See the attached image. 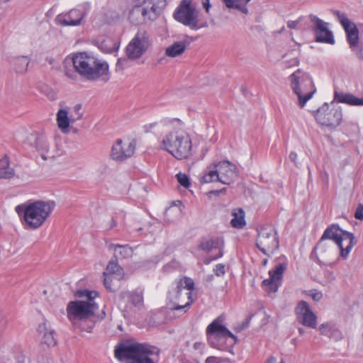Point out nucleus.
Segmentation results:
<instances>
[{
  "mask_svg": "<svg viewBox=\"0 0 363 363\" xmlns=\"http://www.w3.org/2000/svg\"><path fill=\"white\" fill-rule=\"evenodd\" d=\"M113 275L115 280H120L123 278V269L118 264V262L115 259H111L107 265L106 270L104 272L103 275Z\"/></svg>",
  "mask_w": 363,
  "mask_h": 363,
  "instance_id": "7c9ffc66",
  "label": "nucleus"
},
{
  "mask_svg": "<svg viewBox=\"0 0 363 363\" xmlns=\"http://www.w3.org/2000/svg\"><path fill=\"white\" fill-rule=\"evenodd\" d=\"M152 45L150 34L145 30L139 29L125 48V53L129 60L140 59Z\"/></svg>",
  "mask_w": 363,
  "mask_h": 363,
  "instance_id": "9d476101",
  "label": "nucleus"
},
{
  "mask_svg": "<svg viewBox=\"0 0 363 363\" xmlns=\"http://www.w3.org/2000/svg\"><path fill=\"white\" fill-rule=\"evenodd\" d=\"M161 147L177 160H183L191 155L192 143L189 135L177 130L167 133L161 141Z\"/></svg>",
  "mask_w": 363,
  "mask_h": 363,
  "instance_id": "423d86ee",
  "label": "nucleus"
},
{
  "mask_svg": "<svg viewBox=\"0 0 363 363\" xmlns=\"http://www.w3.org/2000/svg\"><path fill=\"white\" fill-rule=\"evenodd\" d=\"M354 52L359 60H363V46H359Z\"/></svg>",
  "mask_w": 363,
  "mask_h": 363,
  "instance_id": "8fccbe9b",
  "label": "nucleus"
},
{
  "mask_svg": "<svg viewBox=\"0 0 363 363\" xmlns=\"http://www.w3.org/2000/svg\"><path fill=\"white\" fill-rule=\"evenodd\" d=\"M224 318L221 315L213 320L206 328L208 342L214 348L225 350L237 342V337L223 325Z\"/></svg>",
  "mask_w": 363,
  "mask_h": 363,
  "instance_id": "0eeeda50",
  "label": "nucleus"
},
{
  "mask_svg": "<svg viewBox=\"0 0 363 363\" xmlns=\"http://www.w3.org/2000/svg\"><path fill=\"white\" fill-rule=\"evenodd\" d=\"M39 334L43 335L41 343L48 347H54L57 344L55 337V331L45 322L40 324L37 329Z\"/></svg>",
  "mask_w": 363,
  "mask_h": 363,
  "instance_id": "5701e85b",
  "label": "nucleus"
},
{
  "mask_svg": "<svg viewBox=\"0 0 363 363\" xmlns=\"http://www.w3.org/2000/svg\"><path fill=\"white\" fill-rule=\"evenodd\" d=\"M213 272L217 277L223 276L225 273V265L223 264H218L213 269Z\"/></svg>",
  "mask_w": 363,
  "mask_h": 363,
  "instance_id": "37998d69",
  "label": "nucleus"
},
{
  "mask_svg": "<svg viewBox=\"0 0 363 363\" xmlns=\"http://www.w3.org/2000/svg\"><path fill=\"white\" fill-rule=\"evenodd\" d=\"M298 322L306 327L315 328L317 326V316L312 311L309 304L304 301L298 303L295 309Z\"/></svg>",
  "mask_w": 363,
  "mask_h": 363,
  "instance_id": "f3484780",
  "label": "nucleus"
},
{
  "mask_svg": "<svg viewBox=\"0 0 363 363\" xmlns=\"http://www.w3.org/2000/svg\"><path fill=\"white\" fill-rule=\"evenodd\" d=\"M277 362V358L276 357H271L267 362L266 363H276ZM280 363H284V362L283 360L281 361Z\"/></svg>",
  "mask_w": 363,
  "mask_h": 363,
  "instance_id": "13d9d810",
  "label": "nucleus"
},
{
  "mask_svg": "<svg viewBox=\"0 0 363 363\" xmlns=\"http://www.w3.org/2000/svg\"><path fill=\"white\" fill-rule=\"evenodd\" d=\"M82 105L79 104H76L70 111L72 123L80 120L83 117V113L81 112Z\"/></svg>",
  "mask_w": 363,
  "mask_h": 363,
  "instance_id": "58836bf2",
  "label": "nucleus"
},
{
  "mask_svg": "<svg viewBox=\"0 0 363 363\" xmlns=\"http://www.w3.org/2000/svg\"><path fill=\"white\" fill-rule=\"evenodd\" d=\"M175 287L180 288L183 291L186 289L187 291L192 293V290L194 288V282L192 279L185 277L177 283Z\"/></svg>",
  "mask_w": 363,
  "mask_h": 363,
  "instance_id": "e433bc0d",
  "label": "nucleus"
},
{
  "mask_svg": "<svg viewBox=\"0 0 363 363\" xmlns=\"http://www.w3.org/2000/svg\"><path fill=\"white\" fill-rule=\"evenodd\" d=\"M54 201H37L30 203H23L15 208L18 216H23L24 221L31 229L39 228L54 210Z\"/></svg>",
  "mask_w": 363,
  "mask_h": 363,
  "instance_id": "7ed1b4c3",
  "label": "nucleus"
},
{
  "mask_svg": "<svg viewBox=\"0 0 363 363\" xmlns=\"http://www.w3.org/2000/svg\"><path fill=\"white\" fill-rule=\"evenodd\" d=\"M180 121L178 120V119H172V120H169V119H164L162 121V123L164 124V125H167L169 123H179Z\"/></svg>",
  "mask_w": 363,
  "mask_h": 363,
  "instance_id": "864d4df0",
  "label": "nucleus"
},
{
  "mask_svg": "<svg viewBox=\"0 0 363 363\" xmlns=\"http://www.w3.org/2000/svg\"><path fill=\"white\" fill-rule=\"evenodd\" d=\"M303 20V17H299L297 20L296 21H288L287 23V26L290 28V29H297L298 28V25L300 24V23Z\"/></svg>",
  "mask_w": 363,
  "mask_h": 363,
  "instance_id": "c03bdc74",
  "label": "nucleus"
},
{
  "mask_svg": "<svg viewBox=\"0 0 363 363\" xmlns=\"http://www.w3.org/2000/svg\"><path fill=\"white\" fill-rule=\"evenodd\" d=\"M289 160L294 162V163H296V159H297V154L296 152H291L290 154H289Z\"/></svg>",
  "mask_w": 363,
  "mask_h": 363,
  "instance_id": "6e6d98bb",
  "label": "nucleus"
},
{
  "mask_svg": "<svg viewBox=\"0 0 363 363\" xmlns=\"http://www.w3.org/2000/svg\"><path fill=\"white\" fill-rule=\"evenodd\" d=\"M218 363H232V362L228 359H223V360L219 361Z\"/></svg>",
  "mask_w": 363,
  "mask_h": 363,
  "instance_id": "338daca9",
  "label": "nucleus"
},
{
  "mask_svg": "<svg viewBox=\"0 0 363 363\" xmlns=\"http://www.w3.org/2000/svg\"><path fill=\"white\" fill-rule=\"evenodd\" d=\"M354 217L358 220H363V205L358 206L354 213Z\"/></svg>",
  "mask_w": 363,
  "mask_h": 363,
  "instance_id": "09e8293b",
  "label": "nucleus"
},
{
  "mask_svg": "<svg viewBox=\"0 0 363 363\" xmlns=\"http://www.w3.org/2000/svg\"><path fill=\"white\" fill-rule=\"evenodd\" d=\"M215 167H218L219 182L220 183L230 185L238 178V169L232 162L223 160L216 163Z\"/></svg>",
  "mask_w": 363,
  "mask_h": 363,
  "instance_id": "6ab92c4d",
  "label": "nucleus"
},
{
  "mask_svg": "<svg viewBox=\"0 0 363 363\" xmlns=\"http://www.w3.org/2000/svg\"><path fill=\"white\" fill-rule=\"evenodd\" d=\"M47 96L50 99V100H55L56 98H57V95H56V93L52 91V90H50L49 92L47 94Z\"/></svg>",
  "mask_w": 363,
  "mask_h": 363,
  "instance_id": "5fc2aeb1",
  "label": "nucleus"
},
{
  "mask_svg": "<svg viewBox=\"0 0 363 363\" xmlns=\"http://www.w3.org/2000/svg\"><path fill=\"white\" fill-rule=\"evenodd\" d=\"M206 363H218L217 358L215 357H208L206 358Z\"/></svg>",
  "mask_w": 363,
  "mask_h": 363,
  "instance_id": "4d7b16f0",
  "label": "nucleus"
},
{
  "mask_svg": "<svg viewBox=\"0 0 363 363\" xmlns=\"http://www.w3.org/2000/svg\"><path fill=\"white\" fill-rule=\"evenodd\" d=\"M256 246L265 255L270 257L279 248V238L272 225H262L257 230Z\"/></svg>",
  "mask_w": 363,
  "mask_h": 363,
  "instance_id": "9b49d317",
  "label": "nucleus"
},
{
  "mask_svg": "<svg viewBox=\"0 0 363 363\" xmlns=\"http://www.w3.org/2000/svg\"><path fill=\"white\" fill-rule=\"evenodd\" d=\"M186 49V44L183 41H177L165 49V55L169 57H176L182 55Z\"/></svg>",
  "mask_w": 363,
  "mask_h": 363,
  "instance_id": "bb28decb",
  "label": "nucleus"
},
{
  "mask_svg": "<svg viewBox=\"0 0 363 363\" xmlns=\"http://www.w3.org/2000/svg\"><path fill=\"white\" fill-rule=\"evenodd\" d=\"M14 175V170L9 167V158L5 156L0 160V179H10Z\"/></svg>",
  "mask_w": 363,
  "mask_h": 363,
  "instance_id": "473e14b6",
  "label": "nucleus"
},
{
  "mask_svg": "<svg viewBox=\"0 0 363 363\" xmlns=\"http://www.w3.org/2000/svg\"><path fill=\"white\" fill-rule=\"evenodd\" d=\"M130 301L135 306H140L143 302V296L141 292L133 291L131 293H127Z\"/></svg>",
  "mask_w": 363,
  "mask_h": 363,
  "instance_id": "4c0bfd02",
  "label": "nucleus"
},
{
  "mask_svg": "<svg viewBox=\"0 0 363 363\" xmlns=\"http://www.w3.org/2000/svg\"><path fill=\"white\" fill-rule=\"evenodd\" d=\"M232 215L233 216V218L230 221L232 226L238 229L243 228L246 225L244 211L242 208L236 209L232 213Z\"/></svg>",
  "mask_w": 363,
  "mask_h": 363,
  "instance_id": "2f4dec72",
  "label": "nucleus"
},
{
  "mask_svg": "<svg viewBox=\"0 0 363 363\" xmlns=\"http://www.w3.org/2000/svg\"><path fill=\"white\" fill-rule=\"evenodd\" d=\"M159 352L157 347L147 344L125 342L117 345L114 353L118 359H129V363H154L150 356H157Z\"/></svg>",
  "mask_w": 363,
  "mask_h": 363,
  "instance_id": "20e7f679",
  "label": "nucleus"
},
{
  "mask_svg": "<svg viewBox=\"0 0 363 363\" xmlns=\"http://www.w3.org/2000/svg\"><path fill=\"white\" fill-rule=\"evenodd\" d=\"M199 15L200 11L193 4L192 0H182L176 8L173 17L177 22L191 30H197L208 26L206 21L200 19Z\"/></svg>",
  "mask_w": 363,
  "mask_h": 363,
  "instance_id": "6e6552de",
  "label": "nucleus"
},
{
  "mask_svg": "<svg viewBox=\"0 0 363 363\" xmlns=\"http://www.w3.org/2000/svg\"><path fill=\"white\" fill-rule=\"evenodd\" d=\"M328 328L329 325L328 323H323L320 325L319 330L322 334H324Z\"/></svg>",
  "mask_w": 363,
  "mask_h": 363,
  "instance_id": "603ef678",
  "label": "nucleus"
},
{
  "mask_svg": "<svg viewBox=\"0 0 363 363\" xmlns=\"http://www.w3.org/2000/svg\"><path fill=\"white\" fill-rule=\"evenodd\" d=\"M90 10L91 4L89 2H84L67 13L58 14L55 21L62 26H77L81 24L82 21Z\"/></svg>",
  "mask_w": 363,
  "mask_h": 363,
  "instance_id": "f8f14e48",
  "label": "nucleus"
},
{
  "mask_svg": "<svg viewBox=\"0 0 363 363\" xmlns=\"http://www.w3.org/2000/svg\"><path fill=\"white\" fill-rule=\"evenodd\" d=\"M114 251L116 257L119 258H126L133 255V250L128 245H117Z\"/></svg>",
  "mask_w": 363,
  "mask_h": 363,
  "instance_id": "c9c22d12",
  "label": "nucleus"
},
{
  "mask_svg": "<svg viewBox=\"0 0 363 363\" xmlns=\"http://www.w3.org/2000/svg\"><path fill=\"white\" fill-rule=\"evenodd\" d=\"M298 333L300 335H303L305 333V330L302 328H298Z\"/></svg>",
  "mask_w": 363,
  "mask_h": 363,
  "instance_id": "0e129e2a",
  "label": "nucleus"
},
{
  "mask_svg": "<svg viewBox=\"0 0 363 363\" xmlns=\"http://www.w3.org/2000/svg\"><path fill=\"white\" fill-rule=\"evenodd\" d=\"M57 123L59 129L63 132H68L71 121V116H68V111L65 109H60L56 116Z\"/></svg>",
  "mask_w": 363,
  "mask_h": 363,
  "instance_id": "a878e982",
  "label": "nucleus"
},
{
  "mask_svg": "<svg viewBox=\"0 0 363 363\" xmlns=\"http://www.w3.org/2000/svg\"><path fill=\"white\" fill-rule=\"evenodd\" d=\"M309 17L315 41L333 45L335 39L332 31L328 28V23L314 15L311 14Z\"/></svg>",
  "mask_w": 363,
  "mask_h": 363,
  "instance_id": "2eb2a0df",
  "label": "nucleus"
},
{
  "mask_svg": "<svg viewBox=\"0 0 363 363\" xmlns=\"http://www.w3.org/2000/svg\"><path fill=\"white\" fill-rule=\"evenodd\" d=\"M315 118L322 125L336 127L342 121V113L341 109L330 108L328 104H325L317 110Z\"/></svg>",
  "mask_w": 363,
  "mask_h": 363,
  "instance_id": "4468645a",
  "label": "nucleus"
},
{
  "mask_svg": "<svg viewBox=\"0 0 363 363\" xmlns=\"http://www.w3.org/2000/svg\"><path fill=\"white\" fill-rule=\"evenodd\" d=\"M335 13L347 33V39L350 44V47L354 52L357 48H359V46H357L359 42V30L357 26L352 23L350 19L344 13H342L340 11H336Z\"/></svg>",
  "mask_w": 363,
  "mask_h": 363,
  "instance_id": "a211bd4d",
  "label": "nucleus"
},
{
  "mask_svg": "<svg viewBox=\"0 0 363 363\" xmlns=\"http://www.w3.org/2000/svg\"><path fill=\"white\" fill-rule=\"evenodd\" d=\"M135 146V140L123 141L118 139L112 146L111 157L113 160L123 161L133 155Z\"/></svg>",
  "mask_w": 363,
  "mask_h": 363,
  "instance_id": "dca6fc26",
  "label": "nucleus"
},
{
  "mask_svg": "<svg viewBox=\"0 0 363 363\" xmlns=\"http://www.w3.org/2000/svg\"><path fill=\"white\" fill-rule=\"evenodd\" d=\"M128 19L133 24H140L143 22H145L146 18H145V13L142 4L134 6L128 13Z\"/></svg>",
  "mask_w": 363,
  "mask_h": 363,
  "instance_id": "393cba45",
  "label": "nucleus"
},
{
  "mask_svg": "<svg viewBox=\"0 0 363 363\" xmlns=\"http://www.w3.org/2000/svg\"><path fill=\"white\" fill-rule=\"evenodd\" d=\"M298 63H299V61L298 60V59H296V58L293 59V64H292V65H296Z\"/></svg>",
  "mask_w": 363,
  "mask_h": 363,
  "instance_id": "69168bd1",
  "label": "nucleus"
},
{
  "mask_svg": "<svg viewBox=\"0 0 363 363\" xmlns=\"http://www.w3.org/2000/svg\"><path fill=\"white\" fill-rule=\"evenodd\" d=\"M145 18L147 21H153L157 18L165 6L164 1L155 2L154 0H143L142 2Z\"/></svg>",
  "mask_w": 363,
  "mask_h": 363,
  "instance_id": "412c9836",
  "label": "nucleus"
},
{
  "mask_svg": "<svg viewBox=\"0 0 363 363\" xmlns=\"http://www.w3.org/2000/svg\"><path fill=\"white\" fill-rule=\"evenodd\" d=\"M242 4L247 6V4L251 1V0H242Z\"/></svg>",
  "mask_w": 363,
  "mask_h": 363,
  "instance_id": "774afa93",
  "label": "nucleus"
},
{
  "mask_svg": "<svg viewBox=\"0 0 363 363\" xmlns=\"http://www.w3.org/2000/svg\"><path fill=\"white\" fill-rule=\"evenodd\" d=\"M202 5L206 10V13H208L209 9L211 6L209 0H201Z\"/></svg>",
  "mask_w": 363,
  "mask_h": 363,
  "instance_id": "3c124183",
  "label": "nucleus"
},
{
  "mask_svg": "<svg viewBox=\"0 0 363 363\" xmlns=\"http://www.w3.org/2000/svg\"><path fill=\"white\" fill-rule=\"evenodd\" d=\"M192 303L191 291H184L175 286L172 287L169 291L167 306L172 311H181L188 308Z\"/></svg>",
  "mask_w": 363,
  "mask_h": 363,
  "instance_id": "ddd939ff",
  "label": "nucleus"
},
{
  "mask_svg": "<svg viewBox=\"0 0 363 363\" xmlns=\"http://www.w3.org/2000/svg\"><path fill=\"white\" fill-rule=\"evenodd\" d=\"M72 62L74 70L65 69V76L72 80H77L79 75L86 80L96 81L108 74V65L86 52L74 53Z\"/></svg>",
  "mask_w": 363,
  "mask_h": 363,
  "instance_id": "f03ea898",
  "label": "nucleus"
},
{
  "mask_svg": "<svg viewBox=\"0 0 363 363\" xmlns=\"http://www.w3.org/2000/svg\"><path fill=\"white\" fill-rule=\"evenodd\" d=\"M128 62V58H119L116 63V69L123 70L124 67L127 65Z\"/></svg>",
  "mask_w": 363,
  "mask_h": 363,
  "instance_id": "a18cd8bd",
  "label": "nucleus"
},
{
  "mask_svg": "<svg viewBox=\"0 0 363 363\" xmlns=\"http://www.w3.org/2000/svg\"><path fill=\"white\" fill-rule=\"evenodd\" d=\"M75 296L84 299L68 303L67 318L74 328L91 333L94 326L93 318L95 312L99 309V306L94 301L98 293L85 289L77 291Z\"/></svg>",
  "mask_w": 363,
  "mask_h": 363,
  "instance_id": "f257e3e1",
  "label": "nucleus"
},
{
  "mask_svg": "<svg viewBox=\"0 0 363 363\" xmlns=\"http://www.w3.org/2000/svg\"><path fill=\"white\" fill-rule=\"evenodd\" d=\"M291 86L298 98L301 107H303L315 92L313 81L310 76L298 69L289 77Z\"/></svg>",
  "mask_w": 363,
  "mask_h": 363,
  "instance_id": "1a4fd4ad",
  "label": "nucleus"
},
{
  "mask_svg": "<svg viewBox=\"0 0 363 363\" xmlns=\"http://www.w3.org/2000/svg\"><path fill=\"white\" fill-rule=\"evenodd\" d=\"M242 0H222L226 8L228 9H235L242 13L247 15L249 13V10L247 6L242 4Z\"/></svg>",
  "mask_w": 363,
  "mask_h": 363,
  "instance_id": "72a5a7b5",
  "label": "nucleus"
},
{
  "mask_svg": "<svg viewBox=\"0 0 363 363\" xmlns=\"http://www.w3.org/2000/svg\"><path fill=\"white\" fill-rule=\"evenodd\" d=\"M286 269L284 264L276 266L274 270L269 271V278L262 281V285L268 292H276L279 286V281L282 278L283 273Z\"/></svg>",
  "mask_w": 363,
  "mask_h": 363,
  "instance_id": "aec40b11",
  "label": "nucleus"
},
{
  "mask_svg": "<svg viewBox=\"0 0 363 363\" xmlns=\"http://www.w3.org/2000/svg\"><path fill=\"white\" fill-rule=\"evenodd\" d=\"M326 239L332 240L337 245L340 250V256L346 258L350 252L352 248L356 245L354 235L345 230H342L337 225H332L324 231L320 240L315 247L314 250H318L320 254L324 257L326 252L324 240Z\"/></svg>",
  "mask_w": 363,
  "mask_h": 363,
  "instance_id": "39448f33",
  "label": "nucleus"
},
{
  "mask_svg": "<svg viewBox=\"0 0 363 363\" xmlns=\"http://www.w3.org/2000/svg\"><path fill=\"white\" fill-rule=\"evenodd\" d=\"M324 277L328 283H331L335 280V276L332 271L327 270L324 272Z\"/></svg>",
  "mask_w": 363,
  "mask_h": 363,
  "instance_id": "49530a36",
  "label": "nucleus"
},
{
  "mask_svg": "<svg viewBox=\"0 0 363 363\" xmlns=\"http://www.w3.org/2000/svg\"><path fill=\"white\" fill-rule=\"evenodd\" d=\"M203 346V345L201 342H196V343H194V347L196 350L201 349Z\"/></svg>",
  "mask_w": 363,
  "mask_h": 363,
  "instance_id": "bf43d9fd",
  "label": "nucleus"
},
{
  "mask_svg": "<svg viewBox=\"0 0 363 363\" xmlns=\"http://www.w3.org/2000/svg\"><path fill=\"white\" fill-rule=\"evenodd\" d=\"M30 63L28 56H18L12 59V65L15 71L20 74L26 72Z\"/></svg>",
  "mask_w": 363,
  "mask_h": 363,
  "instance_id": "c756f323",
  "label": "nucleus"
},
{
  "mask_svg": "<svg viewBox=\"0 0 363 363\" xmlns=\"http://www.w3.org/2000/svg\"><path fill=\"white\" fill-rule=\"evenodd\" d=\"M308 295L310 296L314 301H319L323 298L321 291L316 289L309 291Z\"/></svg>",
  "mask_w": 363,
  "mask_h": 363,
  "instance_id": "79ce46f5",
  "label": "nucleus"
},
{
  "mask_svg": "<svg viewBox=\"0 0 363 363\" xmlns=\"http://www.w3.org/2000/svg\"><path fill=\"white\" fill-rule=\"evenodd\" d=\"M214 163L206 168V172L200 179L202 183H210L213 182H219L218 167H215Z\"/></svg>",
  "mask_w": 363,
  "mask_h": 363,
  "instance_id": "c85d7f7f",
  "label": "nucleus"
},
{
  "mask_svg": "<svg viewBox=\"0 0 363 363\" xmlns=\"http://www.w3.org/2000/svg\"><path fill=\"white\" fill-rule=\"evenodd\" d=\"M6 324L7 322L5 317L2 314H0V337L6 328Z\"/></svg>",
  "mask_w": 363,
  "mask_h": 363,
  "instance_id": "de8ad7c7",
  "label": "nucleus"
},
{
  "mask_svg": "<svg viewBox=\"0 0 363 363\" xmlns=\"http://www.w3.org/2000/svg\"><path fill=\"white\" fill-rule=\"evenodd\" d=\"M104 284L106 289L110 291H113L115 289L112 287L111 283L114 279V276L111 274L104 275Z\"/></svg>",
  "mask_w": 363,
  "mask_h": 363,
  "instance_id": "a19ab883",
  "label": "nucleus"
},
{
  "mask_svg": "<svg viewBox=\"0 0 363 363\" xmlns=\"http://www.w3.org/2000/svg\"><path fill=\"white\" fill-rule=\"evenodd\" d=\"M104 21L107 24H116L121 21L122 16L116 10L109 9L103 13Z\"/></svg>",
  "mask_w": 363,
  "mask_h": 363,
  "instance_id": "f704fd0d",
  "label": "nucleus"
},
{
  "mask_svg": "<svg viewBox=\"0 0 363 363\" xmlns=\"http://www.w3.org/2000/svg\"><path fill=\"white\" fill-rule=\"evenodd\" d=\"M34 145L37 150L40 152L41 157L44 160L55 157V155L50 151L48 140L44 135H35Z\"/></svg>",
  "mask_w": 363,
  "mask_h": 363,
  "instance_id": "4be33fe9",
  "label": "nucleus"
},
{
  "mask_svg": "<svg viewBox=\"0 0 363 363\" xmlns=\"http://www.w3.org/2000/svg\"><path fill=\"white\" fill-rule=\"evenodd\" d=\"M225 191V188H223L220 190H216V191H213L212 193L216 194V195H219L220 193H223Z\"/></svg>",
  "mask_w": 363,
  "mask_h": 363,
  "instance_id": "052dcab7",
  "label": "nucleus"
},
{
  "mask_svg": "<svg viewBox=\"0 0 363 363\" xmlns=\"http://www.w3.org/2000/svg\"><path fill=\"white\" fill-rule=\"evenodd\" d=\"M106 317V313L104 311H102L101 313L99 315L100 319H104Z\"/></svg>",
  "mask_w": 363,
  "mask_h": 363,
  "instance_id": "e2e57ef3",
  "label": "nucleus"
},
{
  "mask_svg": "<svg viewBox=\"0 0 363 363\" xmlns=\"http://www.w3.org/2000/svg\"><path fill=\"white\" fill-rule=\"evenodd\" d=\"M224 242L223 238H216L202 240L199 247L205 252H209L213 249L222 248Z\"/></svg>",
  "mask_w": 363,
  "mask_h": 363,
  "instance_id": "cd10ccee",
  "label": "nucleus"
},
{
  "mask_svg": "<svg viewBox=\"0 0 363 363\" xmlns=\"http://www.w3.org/2000/svg\"><path fill=\"white\" fill-rule=\"evenodd\" d=\"M176 177L180 185L184 186V188L189 187L191 184L189 182V177L186 174L179 172L176 175Z\"/></svg>",
  "mask_w": 363,
  "mask_h": 363,
  "instance_id": "ea45409f",
  "label": "nucleus"
},
{
  "mask_svg": "<svg viewBox=\"0 0 363 363\" xmlns=\"http://www.w3.org/2000/svg\"><path fill=\"white\" fill-rule=\"evenodd\" d=\"M335 99L340 103L350 106H363V98H357L352 94L335 92Z\"/></svg>",
  "mask_w": 363,
  "mask_h": 363,
  "instance_id": "b1692460",
  "label": "nucleus"
},
{
  "mask_svg": "<svg viewBox=\"0 0 363 363\" xmlns=\"http://www.w3.org/2000/svg\"><path fill=\"white\" fill-rule=\"evenodd\" d=\"M115 226H116V220H115L113 218H111V220L110 228H114Z\"/></svg>",
  "mask_w": 363,
  "mask_h": 363,
  "instance_id": "680f3d73",
  "label": "nucleus"
}]
</instances>
